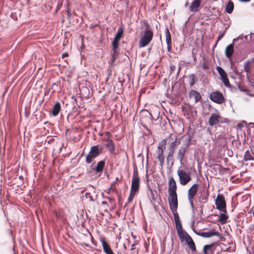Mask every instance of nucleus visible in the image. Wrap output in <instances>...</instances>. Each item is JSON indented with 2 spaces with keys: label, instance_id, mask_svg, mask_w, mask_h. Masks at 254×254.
Instances as JSON below:
<instances>
[{
  "label": "nucleus",
  "instance_id": "4be33fe9",
  "mask_svg": "<svg viewBox=\"0 0 254 254\" xmlns=\"http://www.w3.org/2000/svg\"><path fill=\"white\" fill-rule=\"evenodd\" d=\"M61 110V105L59 102H57V103L54 105L53 110H52V115L54 116H56L59 113V112Z\"/></svg>",
  "mask_w": 254,
  "mask_h": 254
},
{
  "label": "nucleus",
  "instance_id": "9d476101",
  "mask_svg": "<svg viewBox=\"0 0 254 254\" xmlns=\"http://www.w3.org/2000/svg\"><path fill=\"white\" fill-rule=\"evenodd\" d=\"M198 188V186L197 184H193L188 190V197L190 203L192 206H193L192 199L196 194Z\"/></svg>",
  "mask_w": 254,
  "mask_h": 254
},
{
  "label": "nucleus",
  "instance_id": "c03bdc74",
  "mask_svg": "<svg viewBox=\"0 0 254 254\" xmlns=\"http://www.w3.org/2000/svg\"><path fill=\"white\" fill-rule=\"evenodd\" d=\"M85 245L86 246V247H88V245H87V244H85Z\"/></svg>",
  "mask_w": 254,
  "mask_h": 254
},
{
  "label": "nucleus",
  "instance_id": "cd10ccee",
  "mask_svg": "<svg viewBox=\"0 0 254 254\" xmlns=\"http://www.w3.org/2000/svg\"><path fill=\"white\" fill-rule=\"evenodd\" d=\"M244 159L245 161L254 160V158L248 150L246 151L244 154Z\"/></svg>",
  "mask_w": 254,
  "mask_h": 254
},
{
  "label": "nucleus",
  "instance_id": "7c9ffc66",
  "mask_svg": "<svg viewBox=\"0 0 254 254\" xmlns=\"http://www.w3.org/2000/svg\"><path fill=\"white\" fill-rule=\"evenodd\" d=\"M222 82H223L224 84L228 87H231V85L230 84V82H229V79L227 77V76L220 79Z\"/></svg>",
  "mask_w": 254,
  "mask_h": 254
},
{
  "label": "nucleus",
  "instance_id": "39448f33",
  "mask_svg": "<svg viewBox=\"0 0 254 254\" xmlns=\"http://www.w3.org/2000/svg\"><path fill=\"white\" fill-rule=\"evenodd\" d=\"M215 205L217 209L223 212H226V203L224 197L218 194L215 200Z\"/></svg>",
  "mask_w": 254,
  "mask_h": 254
},
{
  "label": "nucleus",
  "instance_id": "4c0bfd02",
  "mask_svg": "<svg viewBox=\"0 0 254 254\" xmlns=\"http://www.w3.org/2000/svg\"><path fill=\"white\" fill-rule=\"evenodd\" d=\"M239 0L242 2H245L250 1V0Z\"/></svg>",
  "mask_w": 254,
  "mask_h": 254
},
{
  "label": "nucleus",
  "instance_id": "412c9836",
  "mask_svg": "<svg viewBox=\"0 0 254 254\" xmlns=\"http://www.w3.org/2000/svg\"><path fill=\"white\" fill-rule=\"evenodd\" d=\"M173 214L174 216V219H175V224H176L177 231L179 230L182 229L183 228H182V225L181 224V222H180V221L179 219V217L177 213V212H176L175 213H173Z\"/></svg>",
  "mask_w": 254,
  "mask_h": 254
},
{
  "label": "nucleus",
  "instance_id": "1a4fd4ad",
  "mask_svg": "<svg viewBox=\"0 0 254 254\" xmlns=\"http://www.w3.org/2000/svg\"><path fill=\"white\" fill-rule=\"evenodd\" d=\"M166 140H163L158 146L157 150L156 152L157 157L161 164L164 162V158L163 157V151L165 148Z\"/></svg>",
  "mask_w": 254,
  "mask_h": 254
},
{
  "label": "nucleus",
  "instance_id": "79ce46f5",
  "mask_svg": "<svg viewBox=\"0 0 254 254\" xmlns=\"http://www.w3.org/2000/svg\"><path fill=\"white\" fill-rule=\"evenodd\" d=\"M202 199H204L205 200H206V198H205V197L202 198Z\"/></svg>",
  "mask_w": 254,
  "mask_h": 254
},
{
  "label": "nucleus",
  "instance_id": "7ed1b4c3",
  "mask_svg": "<svg viewBox=\"0 0 254 254\" xmlns=\"http://www.w3.org/2000/svg\"><path fill=\"white\" fill-rule=\"evenodd\" d=\"M177 174L179 178L180 183L183 186L186 185L191 180V176L189 173H187L179 169L177 171Z\"/></svg>",
  "mask_w": 254,
  "mask_h": 254
},
{
  "label": "nucleus",
  "instance_id": "dca6fc26",
  "mask_svg": "<svg viewBox=\"0 0 254 254\" xmlns=\"http://www.w3.org/2000/svg\"><path fill=\"white\" fill-rule=\"evenodd\" d=\"M200 5V0H194L190 6V10L192 12H196Z\"/></svg>",
  "mask_w": 254,
  "mask_h": 254
},
{
  "label": "nucleus",
  "instance_id": "c85d7f7f",
  "mask_svg": "<svg viewBox=\"0 0 254 254\" xmlns=\"http://www.w3.org/2000/svg\"><path fill=\"white\" fill-rule=\"evenodd\" d=\"M216 69L221 77L220 79L227 76L224 70L220 66H217Z\"/></svg>",
  "mask_w": 254,
  "mask_h": 254
},
{
  "label": "nucleus",
  "instance_id": "a211bd4d",
  "mask_svg": "<svg viewBox=\"0 0 254 254\" xmlns=\"http://www.w3.org/2000/svg\"><path fill=\"white\" fill-rule=\"evenodd\" d=\"M234 46L233 44H229L228 45L225 50V54L226 57L229 59H231V57L234 53Z\"/></svg>",
  "mask_w": 254,
  "mask_h": 254
},
{
  "label": "nucleus",
  "instance_id": "423d86ee",
  "mask_svg": "<svg viewBox=\"0 0 254 254\" xmlns=\"http://www.w3.org/2000/svg\"><path fill=\"white\" fill-rule=\"evenodd\" d=\"M99 154V148L98 146H93L91 147L88 155L86 156V161L88 164H90Z\"/></svg>",
  "mask_w": 254,
  "mask_h": 254
},
{
  "label": "nucleus",
  "instance_id": "b1692460",
  "mask_svg": "<svg viewBox=\"0 0 254 254\" xmlns=\"http://www.w3.org/2000/svg\"><path fill=\"white\" fill-rule=\"evenodd\" d=\"M218 233L217 232H214L212 231L203 232L201 234V236L204 238H210L214 236H218Z\"/></svg>",
  "mask_w": 254,
  "mask_h": 254
},
{
  "label": "nucleus",
  "instance_id": "0eeeda50",
  "mask_svg": "<svg viewBox=\"0 0 254 254\" xmlns=\"http://www.w3.org/2000/svg\"><path fill=\"white\" fill-rule=\"evenodd\" d=\"M139 187V179L138 173L137 172L134 171L132 178L130 191L136 193L138 190Z\"/></svg>",
  "mask_w": 254,
  "mask_h": 254
},
{
  "label": "nucleus",
  "instance_id": "473e14b6",
  "mask_svg": "<svg viewBox=\"0 0 254 254\" xmlns=\"http://www.w3.org/2000/svg\"><path fill=\"white\" fill-rule=\"evenodd\" d=\"M212 247L211 245H205L203 249V252L204 254H207L206 251L208 249H210Z\"/></svg>",
  "mask_w": 254,
  "mask_h": 254
},
{
  "label": "nucleus",
  "instance_id": "c756f323",
  "mask_svg": "<svg viewBox=\"0 0 254 254\" xmlns=\"http://www.w3.org/2000/svg\"><path fill=\"white\" fill-rule=\"evenodd\" d=\"M228 218V217L227 215L225 214V212H223V213L220 214V216H219V221L221 223H224L226 221Z\"/></svg>",
  "mask_w": 254,
  "mask_h": 254
},
{
  "label": "nucleus",
  "instance_id": "2eb2a0df",
  "mask_svg": "<svg viewBox=\"0 0 254 254\" xmlns=\"http://www.w3.org/2000/svg\"><path fill=\"white\" fill-rule=\"evenodd\" d=\"M189 143L186 145L185 146H182L178 151L177 159L180 161L181 164H182V161L185 156V153L186 151V149L189 146Z\"/></svg>",
  "mask_w": 254,
  "mask_h": 254
},
{
  "label": "nucleus",
  "instance_id": "f8f14e48",
  "mask_svg": "<svg viewBox=\"0 0 254 254\" xmlns=\"http://www.w3.org/2000/svg\"><path fill=\"white\" fill-rule=\"evenodd\" d=\"M177 185L175 180L173 177L169 179L168 186L169 194L177 193Z\"/></svg>",
  "mask_w": 254,
  "mask_h": 254
},
{
  "label": "nucleus",
  "instance_id": "f03ea898",
  "mask_svg": "<svg viewBox=\"0 0 254 254\" xmlns=\"http://www.w3.org/2000/svg\"><path fill=\"white\" fill-rule=\"evenodd\" d=\"M124 33V29L122 27H119L118 29V31L117 34H116L114 40L112 43V46H113V50L114 51V54L112 55V61H114L116 60V50L118 47V42L122 37L123 34Z\"/></svg>",
  "mask_w": 254,
  "mask_h": 254
},
{
  "label": "nucleus",
  "instance_id": "a18cd8bd",
  "mask_svg": "<svg viewBox=\"0 0 254 254\" xmlns=\"http://www.w3.org/2000/svg\"><path fill=\"white\" fill-rule=\"evenodd\" d=\"M253 216H254V211L253 212Z\"/></svg>",
  "mask_w": 254,
  "mask_h": 254
},
{
  "label": "nucleus",
  "instance_id": "6e6552de",
  "mask_svg": "<svg viewBox=\"0 0 254 254\" xmlns=\"http://www.w3.org/2000/svg\"><path fill=\"white\" fill-rule=\"evenodd\" d=\"M210 100L216 103L221 104L224 101L223 94L219 91L212 92L209 95Z\"/></svg>",
  "mask_w": 254,
  "mask_h": 254
},
{
  "label": "nucleus",
  "instance_id": "4468645a",
  "mask_svg": "<svg viewBox=\"0 0 254 254\" xmlns=\"http://www.w3.org/2000/svg\"><path fill=\"white\" fill-rule=\"evenodd\" d=\"M177 233L181 242H184L188 241L191 238L190 236L185 231H183V229L177 231Z\"/></svg>",
  "mask_w": 254,
  "mask_h": 254
},
{
  "label": "nucleus",
  "instance_id": "72a5a7b5",
  "mask_svg": "<svg viewBox=\"0 0 254 254\" xmlns=\"http://www.w3.org/2000/svg\"><path fill=\"white\" fill-rule=\"evenodd\" d=\"M175 149H172L169 148L170 152L169 153V156H172L175 151Z\"/></svg>",
  "mask_w": 254,
  "mask_h": 254
},
{
  "label": "nucleus",
  "instance_id": "c9c22d12",
  "mask_svg": "<svg viewBox=\"0 0 254 254\" xmlns=\"http://www.w3.org/2000/svg\"><path fill=\"white\" fill-rule=\"evenodd\" d=\"M171 47H172V43H170V44L167 45V48H168V50L169 51H170V50L171 49Z\"/></svg>",
  "mask_w": 254,
  "mask_h": 254
},
{
  "label": "nucleus",
  "instance_id": "f3484780",
  "mask_svg": "<svg viewBox=\"0 0 254 254\" xmlns=\"http://www.w3.org/2000/svg\"><path fill=\"white\" fill-rule=\"evenodd\" d=\"M101 242L102 243L103 250L106 254H114L111 249L110 246L107 244L104 239H102L101 240Z\"/></svg>",
  "mask_w": 254,
  "mask_h": 254
},
{
  "label": "nucleus",
  "instance_id": "37998d69",
  "mask_svg": "<svg viewBox=\"0 0 254 254\" xmlns=\"http://www.w3.org/2000/svg\"><path fill=\"white\" fill-rule=\"evenodd\" d=\"M202 199H204L205 200H206V198H205V197L202 198Z\"/></svg>",
  "mask_w": 254,
  "mask_h": 254
},
{
  "label": "nucleus",
  "instance_id": "a19ab883",
  "mask_svg": "<svg viewBox=\"0 0 254 254\" xmlns=\"http://www.w3.org/2000/svg\"><path fill=\"white\" fill-rule=\"evenodd\" d=\"M102 204H106V202L105 201H103V202H102Z\"/></svg>",
  "mask_w": 254,
  "mask_h": 254
},
{
  "label": "nucleus",
  "instance_id": "f257e3e1",
  "mask_svg": "<svg viewBox=\"0 0 254 254\" xmlns=\"http://www.w3.org/2000/svg\"><path fill=\"white\" fill-rule=\"evenodd\" d=\"M146 25L145 30L142 33L138 42L139 48L146 46L151 42L153 38L152 31L149 29L147 24H146Z\"/></svg>",
  "mask_w": 254,
  "mask_h": 254
},
{
  "label": "nucleus",
  "instance_id": "49530a36",
  "mask_svg": "<svg viewBox=\"0 0 254 254\" xmlns=\"http://www.w3.org/2000/svg\"><path fill=\"white\" fill-rule=\"evenodd\" d=\"M253 62L254 63V58L253 59Z\"/></svg>",
  "mask_w": 254,
  "mask_h": 254
},
{
  "label": "nucleus",
  "instance_id": "aec40b11",
  "mask_svg": "<svg viewBox=\"0 0 254 254\" xmlns=\"http://www.w3.org/2000/svg\"><path fill=\"white\" fill-rule=\"evenodd\" d=\"M106 147L108 148L109 151L111 152H113L115 150V145L113 141L109 138L107 139Z\"/></svg>",
  "mask_w": 254,
  "mask_h": 254
},
{
  "label": "nucleus",
  "instance_id": "393cba45",
  "mask_svg": "<svg viewBox=\"0 0 254 254\" xmlns=\"http://www.w3.org/2000/svg\"><path fill=\"white\" fill-rule=\"evenodd\" d=\"M234 9V3L232 1H229L225 7V10L228 13H231Z\"/></svg>",
  "mask_w": 254,
  "mask_h": 254
},
{
  "label": "nucleus",
  "instance_id": "2f4dec72",
  "mask_svg": "<svg viewBox=\"0 0 254 254\" xmlns=\"http://www.w3.org/2000/svg\"><path fill=\"white\" fill-rule=\"evenodd\" d=\"M135 194V192H132L131 191H130L129 195L128 198V202L129 203L131 202L132 201Z\"/></svg>",
  "mask_w": 254,
  "mask_h": 254
},
{
  "label": "nucleus",
  "instance_id": "ea45409f",
  "mask_svg": "<svg viewBox=\"0 0 254 254\" xmlns=\"http://www.w3.org/2000/svg\"><path fill=\"white\" fill-rule=\"evenodd\" d=\"M188 4H189V2H188V1H187V2L186 3V4H185V6L186 7L188 6Z\"/></svg>",
  "mask_w": 254,
  "mask_h": 254
},
{
  "label": "nucleus",
  "instance_id": "6ab92c4d",
  "mask_svg": "<svg viewBox=\"0 0 254 254\" xmlns=\"http://www.w3.org/2000/svg\"><path fill=\"white\" fill-rule=\"evenodd\" d=\"M190 97L194 100L195 102H197L201 99L200 94L194 90H191L190 93Z\"/></svg>",
  "mask_w": 254,
  "mask_h": 254
},
{
  "label": "nucleus",
  "instance_id": "bb28decb",
  "mask_svg": "<svg viewBox=\"0 0 254 254\" xmlns=\"http://www.w3.org/2000/svg\"><path fill=\"white\" fill-rule=\"evenodd\" d=\"M165 38L167 45H169L170 43H171V35L168 28H166L165 29Z\"/></svg>",
  "mask_w": 254,
  "mask_h": 254
},
{
  "label": "nucleus",
  "instance_id": "a878e982",
  "mask_svg": "<svg viewBox=\"0 0 254 254\" xmlns=\"http://www.w3.org/2000/svg\"><path fill=\"white\" fill-rule=\"evenodd\" d=\"M186 243L189 245L190 248L193 251L195 252L196 251V248L195 246V244L193 241L192 238H191L189 240H188Z\"/></svg>",
  "mask_w": 254,
  "mask_h": 254
},
{
  "label": "nucleus",
  "instance_id": "e433bc0d",
  "mask_svg": "<svg viewBox=\"0 0 254 254\" xmlns=\"http://www.w3.org/2000/svg\"><path fill=\"white\" fill-rule=\"evenodd\" d=\"M68 56V54L67 53H64L63 55H62V57L63 58H64V57H66Z\"/></svg>",
  "mask_w": 254,
  "mask_h": 254
},
{
  "label": "nucleus",
  "instance_id": "ddd939ff",
  "mask_svg": "<svg viewBox=\"0 0 254 254\" xmlns=\"http://www.w3.org/2000/svg\"><path fill=\"white\" fill-rule=\"evenodd\" d=\"M169 137L172 140L170 144V148L175 149V148L180 144L182 138H178L176 135H174L173 134H171Z\"/></svg>",
  "mask_w": 254,
  "mask_h": 254
},
{
  "label": "nucleus",
  "instance_id": "58836bf2",
  "mask_svg": "<svg viewBox=\"0 0 254 254\" xmlns=\"http://www.w3.org/2000/svg\"><path fill=\"white\" fill-rule=\"evenodd\" d=\"M252 211H253V209H251L249 211H248V213H251L252 212Z\"/></svg>",
  "mask_w": 254,
  "mask_h": 254
},
{
  "label": "nucleus",
  "instance_id": "9b49d317",
  "mask_svg": "<svg viewBox=\"0 0 254 254\" xmlns=\"http://www.w3.org/2000/svg\"><path fill=\"white\" fill-rule=\"evenodd\" d=\"M220 118L219 113L215 112L211 114L208 121V124L210 126H213L219 123V120Z\"/></svg>",
  "mask_w": 254,
  "mask_h": 254
},
{
  "label": "nucleus",
  "instance_id": "5701e85b",
  "mask_svg": "<svg viewBox=\"0 0 254 254\" xmlns=\"http://www.w3.org/2000/svg\"><path fill=\"white\" fill-rule=\"evenodd\" d=\"M104 166L105 162L104 161L99 162L95 168V171L97 173L102 172Z\"/></svg>",
  "mask_w": 254,
  "mask_h": 254
},
{
  "label": "nucleus",
  "instance_id": "f704fd0d",
  "mask_svg": "<svg viewBox=\"0 0 254 254\" xmlns=\"http://www.w3.org/2000/svg\"><path fill=\"white\" fill-rule=\"evenodd\" d=\"M223 37V33L219 35L217 37V42L219 41V40H220Z\"/></svg>",
  "mask_w": 254,
  "mask_h": 254
},
{
  "label": "nucleus",
  "instance_id": "20e7f679",
  "mask_svg": "<svg viewBox=\"0 0 254 254\" xmlns=\"http://www.w3.org/2000/svg\"><path fill=\"white\" fill-rule=\"evenodd\" d=\"M169 204L173 213L177 212L178 198L177 193L169 194Z\"/></svg>",
  "mask_w": 254,
  "mask_h": 254
}]
</instances>
